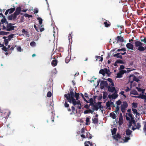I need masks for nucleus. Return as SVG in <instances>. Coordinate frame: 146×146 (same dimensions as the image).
<instances>
[{
  "instance_id": "46",
  "label": "nucleus",
  "mask_w": 146,
  "mask_h": 146,
  "mask_svg": "<svg viewBox=\"0 0 146 146\" xmlns=\"http://www.w3.org/2000/svg\"><path fill=\"white\" fill-rule=\"evenodd\" d=\"M90 121V118L89 117H87L86 119V125H88L89 123H88Z\"/></svg>"
},
{
  "instance_id": "27",
  "label": "nucleus",
  "mask_w": 146,
  "mask_h": 146,
  "mask_svg": "<svg viewBox=\"0 0 146 146\" xmlns=\"http://www.w3.org/2000/svg\"><path fill=\"white\" fill-rule=\"evenodd\" d=\"M111 101H108V102H106V105L107 107H110L112 104H113V102H111Z\"/></svg>"
},
{
  "instance_id": "63",
  "label": "nucleus",
  "mask_w": 146,
  "mask_h": 146,
  "mask_svg": "<svg viewBox=\"0 0 146 146\" xmlns=\"http://www.w3.org/2000/svg\"><path fill=\"white\" fill-rule=\"evenodd\" d=\"M7 29V27H6L4 25H3V28L2 29L3 30H6Z\"/></svg>"
},
{
  "instance_id": "9",
  "label": "nucleus",
  "mask_w": 146,
  "mask_h": 146,
  "mask_svg": "<svg viewBox=\"0 0 146 146\" xmlns=\"http://www.w3.org/2000/svg\"><path fill=\"white\" fill-rule=\"evenodd\" d=\"M123 41L124 39L123 37H121V36H118L115 38V41L113 42V43H117L119 42H123Z\"/></svg>"
},
{
  "instance_id": "24",
  "label": "nucleus",
  "mask_w": 146,
  "mask_h": 146,
  "mask_svg": "<svg viewBox=\"0 0 146 146\" xmlns=\"http://www.w3.org/2000/svg\"><path fill=\"white\" fill-rule=\"evenodd\" d=\"M92 121L94 124H96L98 123V118H94L92 119Z\"/></svg>"
},
{
  "instance_id": "49",
  "label": "nucleus",
  "mask_w": 146,
  "mask_h": 146,
  "mask_svg": "<svg viewBox=\"0 0 146 146\" xmlns=\"http://www.w3.org/2000/svg\"><path fill=\"white\" fill-rule=\"evenodd\" d=\"M17 49L18 51L21 52L22 51V49L21 47L20 46H17Z\"/></svg>"
},
{
  "instance_id": "25",
  "label": "nucleus",
  "mask_w": 146,
  "mask_h": 146,
  "mask_svg": "<svg viewBox=\"0 0 146 146\" xmlns=\"http://www.w3.org/2000/svg\"><path fill=\"white\" fill-rule=\"evenodd\" d=\"M118 95L117 94V93L115 92L111 96V98L112 99H115L118 96Z\"/></svg>"
},
{
  "instance_id": "36",
  "label": "nucleus",
  "mask_w": 146,
  "mask_h": 146,
  "mask_svg": "<svg viewBox=\"0 0 146 146\" xmlns=\"http://www.w3.org/2000/svg\"><path fill=\"white\" fill-rule=\"evenodd\" d=\"M53 101H52L50 103V104L49 105L48 107L51 108L52 110V109H53V106L54 105V104Z\"/></svg>"
},
{
  "instance_id": "62",
  "label": "nucleus",
  "mask_w": 146,
  "mask_h": 146,
  "mask_svg": "<svg viewBox=\"0 0 146 146\" xmlns=\"http://www.w3.org/2000/svg\"><path fill=\"white\" fill-rule=\"evenodd\" d=\"M121 72L122 73V74H123L125 73H126L127 72L126 71L124 70H120Z\"/></svg>"
},
{
  "instance_id": "32",
  "label": "nucleus",
  "mask_w": 146,
  "mask_h": 146,
  "mask_svg": "<svg viewBox=\"0 0 146 146\" xmlns=\"http://www.w3.org/2000/svg\"><path fill=\"white\" fill-rule=\"evenodd\" d=\"M110 116L113 119H115L116 118V115L113 113H111L110 114Z\"/></svg>"
},
{
  "instance_id": "58",
  "label": "nucleus",
  "mask_w": 146,
  "mask_h": 146,
  "mask_svg": "<svg viewBox=\"0 0 146 146\" xmlns=\"http://www.w3.org/2000/svg\"><path fill=\"white\" fill-rule=\"evenodd\" d=\"M117 105L119 106V105H120L121 103V101H117L116 103Z\"/></svg>"
},
{
  "instance_id": "55",
  "label": "nucleus",
  "mask_w": 146,
  "mask_h": 146,
  "mask_svg": "<svg viewBox=\"0 0 146 146\" xmlns=\"http://www.w3.org/2000/svg\"><path fill=\"white\" fill-rule=\"evenodd\" d=\"M17 46V45H13L12 47H11V48H10L9 49V50H13L15 47Z\"/></svg>"
},
{
  "instance_id": "12",
  "label": "nucleus",
  "mask_w": 146,
  "mask_h": 146,
  "mask_svg": "<svg viewBox=\"0 0 146 146\" xmlns=\"http://www.w3.org/2000/svg\"><path fill=\"white\" fill-rule=\"evenodd\" d=\"M14 14L13 13V14H11V15L9 16L8 17V19L9 20H15L17 16H15Z\"/></svg>"
},
{
  "instance_id": "10",
  "label": "nucleus",
  "mask_w": 146,
  "mask_h": 146,
  "mask_svg": "<svg viewBox=\"0 0 146 146\" xmlns=\"http://www.w3.org/2000/svg\"><path fill=\"white\" fill-rule=\"evenodd\" d=\"M71 109H70V108H67L68 111H72V112H71L70 113V114L71 115L73 114L74 115H75L77 113V110H76L75 107L74 106H72L71 107Z\"/></svg>"
},
{
  "instance_id": "39",
  "label": "nucleus",
  "mask_w": 146,
  "mask_h": 146,
  "mask_svg": "<svg viewBox=\"0 0 146 146\" xmlns=\"http://www.w3.org/2000/svg\"><path fill=\"white\" fill-rule=\"evenodd\" d=\"M117 130V129L114 128L112 130H111L112 135H113L116 133V132Z\"/></svg>"
},
{
  "instance_id": "64",
  "label": "nucleus",
  "mask_w": 146,
  "mask_h": 146,
  "mask_svg": "<svg viewBox=\"0 0 146 146\" xmlns=\"http://www.w3.org/2000/svg\"><path fill=\"white\" fill-rule=\"evenodd\" d=\"M130 90V89H129V87L128 86H127L126 88V89L125 90V91L126 92H128Z\"/></svg>"
},
{
  "instance_id": "54",
  "label": "nucleus",
  "mask_w": 146,
  "mask_h": 146,
  "mask_svg": "<svg viewBox=\"0 0 146 146\" xmlns=\"http://www.w3.org/2000/svg\"><path fill=\"white\" fill-rule=\"evenodd\" d=\"M141 42H143L144 43H146V37H145L144 39H141Z\"/></svg>"
},
{
  "instance_id": "42",
  "label": "nucleus",
  "mask_w": 146,
  "mask_h": 146,
  "mask_svg": "<svg viewBox=\"0 0 146 146\" xmlns=\"http://www.w3.org/2000/svg\"><path fill=\"white\" fill-rule=\"evenodd\" d=\"M9 41L7 38L4 40V43L6 46L8 45Z\"/></svg>"
},
{
  "instance_id": "2",
  "label": "nucleus",
  "mask_w": 146,
  "mask_h": 146,
  "mask_svg": "<svg viewBox=\"0 0 146 146\" xmlns=\"http://www.w3.org/2000/svg\"><path fill=\"white\" fill-rule=\"evenodd\" d=\"M87 103H90L89 105L88 104H86L84 106V107L86 109H88L91 106L92 108V109L93 111L96 110L97 111L98 110L99 108H100V110H101L102 112L103 110H102L103 108H105L104 107H103L102 106L101 104L102 102H98L97 103L95 102L96 101H85Z\"/></svg>"
},
{
  "instance_id": "41",
  "label": "nucleus",
  "mask_w": 146,
  "mask_h": 146,
  "mask_svg": "<svg viewBox=\"0 0 146 146\" xmlns=\"http://www.w3.org/2000/svg\"><path fill=\"white\" fill-rule=\"evenodd\" d=\"M136 89L138 91L140 92H142V93H143L144 91H145V89H143L137 87H136Z\"/></svg>"
},
{
  "instance_id": "19",
  "label": "nucleus",
  "mask_w": 146,
  "mask_h": 146,
  "mask_svg": "<svg viewBox=\"0 0 146 146\" xmlns=\"http://www.w3.org/2000/svg\"><path fill=\"white\" fill-rule=\"evenodd\" d=\"M37 19L38 20L40 25V27H42L43 26V25H42L43 20L40 17L37 18Z\"/></svg>"
},
{
  "instance_id": "59",
  "label": "nucleus",
  "mask_w": 146,
  "mask_h": 146,
  "mask_svg": "<svg viewBox=\"0 0 146 146\" xmlns=\"http://www.w3.org/2000/svg\"><path fill=\"white\" fill-rule=\"evenodd\" d=\"M143 131L145 132V135H146V123L144 125L143 127Z\"/></svg>"
},
{
  "instance_id": "21",
  "label": "nucleus",
  "mask_w": 146,
  "mask_h": 146,
  "mask_svg": "<svg viewBox=\"0 0 146 146\" xmlns=\"http://www.w3.org/2000/svg\"><path fill=\"white\" fill-rule=\"evenodd\" d=\"M145 95L144 94H140V95L138 97V98H141L143 99H145L146 100V93H145Z\"/></svg>"
},
{
  "instance_id": "50",
  "label": "nucleus",
  "mask_w": 146,
  "mask_h": 146,
  "mask_svg": "<svg viewBox=\"0 0 146 146\" xmlns=\"http://www.w3.org/2000/svg\"><path fill=\"white\" fill-rule=\"evenodd\" d=\"M116 62L117 63H120V64H123L124 63L123 62L122 60H116Z\"/></svg>"
},
{
  "instance_id": "57",
  "label": "nucleus",
  "mask_w": 146,
  "mask_h": 146,
  "mask_svg": "<svg viewBox=\"0 0 146 146\" xmlns=\"http://www.w3.org/2000/svg\"><path fill=\"white\" fill-rule=\"evenodd\" d=\"M80 96L82 97L83 99L84 100H87L85 99L84 97V95L82 93H80Z\"/></svg>"
},
{
  "instance_id": "7",
  "label": "nucleus",
  "mask_w": 146,
  "mask_h": 146,
  "mask_svg": "<svg viewBox=\"0 0 146 146\" xmlns=\"http://www.w3.org/2000/svg\"><path fill=\"white\" fill-rule=\"evenodd\" d=\"M14 25V24L8 23L7 25V29L6 31H10L14 30L15 27L12 26V25Z\"/></svg>"
},
{
  "instance_id": "20",
  "label": "nucleus",
  "mask_w": 146,
  "mask_h": 146,
  "mask_svg": "<svg viewBox=\"0 0 146 146\" xmlns=\"http://www.w3.org/2000/svg\"><path fill=\"white\" fill-rule=\"evenodd\" d=\"M57 61L56 59L53 60L51 62V64L53 66H56L57 65Z\"/></svg>"
},
{
  "instance_id": "6",
  "label": "nucleus",
  "mask_w": 146,
  "mask_h": 146,
  "mask_svg": "<svg viewBox=\"0 0 146 146\" xmlns=\"http://www.w3.org/2000/svg\"><path fill=\"white\" fill-rule=\"evenodd\" d=\"M108 84L107 81L102 80L101 81L100 84V88L101 89H103L106 87H107V86H108Z\"/></svg>"
},
{
  "instance_id": "37",
  "label": "nucleus",
  "mask_w": 146,
  "mask_h": 146,
  "mask_svg": "<svg viewBox=\"0 0 146 146\" xmlns=\"http://www.w3.org/2000/svg\"><path fill=\"white\" fill-rule=\"evenodd\" d=\"M105 72L104 69H101L99 71V73L104 76L105 74Z\"/></svg>"
},
{
  "instance_id": "38",
  "label": "nucleus",
  "mask_w": 146,
  "mask_h": 146,
  "mask_svg": "<svg viewBox=\"0 0 146 146\" xmlns=\"http://www.w3.org/2000/svg\"><path fill=\"white\" fill-rule=\"evenodd\" d=\"M130 94L136 95L137 94V92L135 90H131L130 92Z\"/></svg>"
},
{
  "instance_id": "4",
  "label": "nucleus",
  "mask_w": 146,
  "mask_h": 146,
  "mask_svg": "<svg viewBox=\"0 0 146 146\" xmlns=\"http://www.w3.org/2000/svg\"><path fill=\"white\" fill-rule=\"evenodd\" d=\"M129 82L131 83V86L132 85L134 81H135L137 82H138L140 81V80L138 78L133 74L130 75L129 76Z\"/></svg>"
},
{
  "instance_id": "15",
  "label": "nucleus",
  "mask_w": 146,
  "mask_h": 146,
  "mask_svg": "<svg viewBox=\"0 0 146 146\" xmlns=\"http://www.w3.org/2000/svg\"><path fill=\"white\" fill-rule=\"evenodd\" d=\"M126 47L130 49L133 50V45L130 43H128L126 45Z\"/></svg>"
},
{
  "instance_id": "22",
  "label": "nucleus",
  "mask_w": 146,
  "mask_h": 146,
  "mask_svg": "<svg viewBox=\"0 0 146 146\" xmlns=\"http://www.w3.org/2000/svg\"><path fill=\"white\" fill-rule=\"evenodd\" d=\"M132 132V131L129 129H126L125 131L126 134L127 136L130 135Z\"/></svg>"
},
{
  "instance_id": "60",
  "label": "nucleus",
  "mask_w": 146,
  "mask_h": 146,
  "mask_svg": "<svg viewBox=\"0 0 146 146\" xmlns=\"http://www.w3.org/2000/svg\"><path fill=\"white\" fill-rule=\"evenodd\" d=\"M87 143L90 144V146H92L93 145V143L92 142L89 141H87Z\"/></svg>"
},
{
  "instance_id": "56",
  "label": "nucleus",
  "mask_w": 146,
  "mask_h": 146,
  "mask_svg": "<svg viewBox=\"0 0 146 146\" xmlns=\"http://www.w3.org/2000/svg\"><path fill=\"white\" fill-rule=\"evenodd\" d=\"M34 28H35V29L36 30L37 32H39V29H38V27H37L35 25H34Z\"/></svg>"
},
{
  "instance_id": "61",
  "label": "nucleus",
  "mask_w": 146,
  "mask_h": 146,
  "mask_svg": "<svg viewBox=\"0 0 146 146\" xmlns=\"http://www.w3.org/2000/svg\"><path fill=\"white\" fill-rule=\"evenodd\" d=\"M84 97H85L86 98H87V99L86 100H88V99L89 98H88V94L85 93V94H84Z\"/></svg>"
},
{
  "instance_id": "3",
  "label": "nucleus",
  "mask_w": 146,
  "mask_h": 146,
  "mask_svg": "<svg viewBox=\"0 0 146 146\" xmlns=\"http://www.w3.org/2000/svg\"><path fill=\"white\" fill-rule=\"evenodd\" d=\"M70 104L72 103L74 106L78 109H80L82 108V105L80 101H67Z\"/></svg>"
},
{
  "instance_id": "18",
  "label": "nucleus",
  "mask_w": 146,
  "mask_h": 146,
  "mask_svg": "<svg viewBox=\"0 0 146 146\" xmlns=\"http://www.w3.org/2000/svg\"><path fill=\"white\" fill-rule=\"evenodd\" d=\"M132 110L133 111V113L134 114H136V115L137 116L140 115V114L137 111V110L136 109L134 108H132Z\"/></svg>"
},
{
  "instance_id": "31",
  "label": "nucleus",
  "mask_w": 146,
  "mask_h": 146,
  "mask_svg": "<svg viewBox=\"0 0 146 146\" xmlns=\"http://www.w3.org/2000/svg\"><path fill=\"white\" fill-rule=\"evenodd\" d=\"M9 11V13L11 14L13 13L15 10V7H13V8H11L10 9H8Z\"/></svg>"
},
{
  "instance_id": "11",
  "label": "nucleus",
  "mask_w": 146,
  "mask_h": 146,
  "mask_svg": "<svg viewBox=\"0 0 146 146\" xmlns=\"http://www.w3.org/2000/svg\"><path fill=\"white\" fill-rule=\"evenodd\" d=\"M21 11V8L20 7H17L15 10V11L14 13L15 15V16L18 15L20 14Z\"/></svg>"
},
{
  "instance_id": "48",
  "label": "nucleus",
  "mask_w": 146,
  "mask_h": 146,
  "mask_svg": "<svg viewBox=\"0 0 146 146\" xmlns=\"http://www.w3.org/2000/svg\"><path fill=\"white\" fill-rule=\"evenodd\" d=\"M2 48V49L4 51L6 52L7 51L8 48H7L6 46H4L3 45V46Z\"/></svg>"
},
{
  "instance_id": "51",
  "label": "nucleus",
  "mask_w": 146,
  "mask_h": 146,
  "mask_svg": "<svg viewBox=\"0 0 146 146\" xmlns=\"http://www.w3.org/2000/svg\"><path fill=\"white\" fill-rule=\"evenodd\" d=\"M119 110V106H117L116 107L115 110V112L117 113Z\"/></svg>"
},
{
  "instance_id": "1",
  "label": "nucleus",
  "mask_w": 146,
  "mask_h": 146,
  "mask_svg": "<svg viewBox=\"0 0 146 146\" xmlns=\"http://www.w3.org/2000/svg\"><path fill=\"white\" fill-rule=\"evenodd\" d=\"M69 91L67 94L64 95L66 99L67 100H78L80 98L79 94L74 91V90L71 88L70 89Z\"/></svg>"
},
{
  "instance_id": "8",
  "label": "nucleus",
  "mask_w": 146,
  "mask_h": 146,
  "mask_svg": "<svg viewBox=\"0 0 146 146\" xmlns=\"http://www.w3.org/2000/svg\"><path fill=\"white\" fill-rule=\"evenodd\" d=\"M128 106V104L126 101H124L121 105V110L122 113L125 112V109Z\"/></svg>"
},
{
  "instance_id": "13",
  "label": "nucleus",
  "mask_w": 146,
  "mask_h": 146,
  "mask_svg": "<svg viewBox=\"0 0 146 146\" xmlns=\"http://www.w3.org/2000/svg\"><path fill=\"white\" fill-rule=\"evenodd\" d=\"M123 119L121 113L120 114V117L119 118V120L118 121L119 124V125H121L123 123Z\"/></svg>"
},
{
  "instance_id": "16",
  "label": "nucleus",
  "mask_w": 146,
  "mask_h": 146,
  "mask_svg": "<svg viewBox=\"0 0 146 146\" xmlns=\"http://www.w3.org/2000/svg\"><path fill=\"white\" fill-rule=\"evenodd\" d=\"M113 137V139H114L116 140L117 141L118 140V139H120L121 138V136L119 133H117L116 135H114Z\"/></svg>"
},
{
  "instance_id": "17",
  "label": "nucleus",
  "mask_w": 146,
  "mask_h": 146,
  "mask_svg": "<svg viewBox=\"0 0 146 146\" xmlns=\"http://www.w3.org/2000/svg\"><path fill=\"white\" fill-rule=\"evenodd\" d=\"M141 125H140V123H137V126H136L135 127H133L132 128V129L134 131L135 130L137 129H139V128L141 127Z\"/></svg>"
},
{
  "instance_id": "26",
  "label": "nucleus",
  "mask_w": 146,
  "mask_h": 146,
  "mask_svg": "<svg viewBox=\"0 0 146 146\" xmlns=\"http://www.w3.org/2000/svg\"><path fill=\"white\" fill-rule=\"evenodd\" d=\"M120 54L119 53H117L116 54H115L113 55V56L114 57H116L117 58H119L121 59L122 58V56L121 55H119Z\"/></svg>"
},
{
  "instance_id": "52",
  "label": "nucleus",
  "mask_w": 146,
  "mask_h": 146,
  "mask_svg": "<svg viewBox=\"0 0 146 146\" xmlns=\"http://www.w3.org/2000/svg\"><path fill=\"white\" fill-rule=\"evenodd\" d=\"M52 95V93L51 92H50L49 91L48 92L47 94V96L48 97H50Z\"/></svg>"
},
{
  "instance_id": "14",
  "label": "nucleus",
  "mask_w": 146,
  "mask_h": 146,
  "mask_svg": "<svg viewBox=\"0 0 146 146\" xmlns=\"http://www.w3.org/2000/svg\"><path fill=\"white\" fill-rule=\"evenodd\" d=\"M107 88L108 89V91L109 92H113L114 91L116 92L115 88L114 87H111L110 86H108Z\"/></svg>"
},
{
  "instance_id": "44",
  "label": "nucleus",
  "mask_w": 146,
  "mask_h": 146,
  "mask_svg": "<svg viewBox=\"0 0 146 146\" xmlns=\"http://www.w3.org/2000/svg\"><path fill=\"white\" fill-rule=\"evenodd\" d=\"M104 24L105 25V27H109L110 26V24L109 23H108L107 22V21L104 22Z\"/></svg>"
},
{
  "instance_id": "45",
  "label": "nucleus",
  "mask_w": 146,
  "mask_h": 146,
  "mask_svg": "<svg viewBox=\"0 0 146 146\" xmlns=\"http://www.w3.org/2000/svg\"><path fill=\"white\" fill-rule=\"evenodd\" d=\"M64 106L65 107L67 108H68L69 106V104L66 102V101H65V102L64 103Z\"/></svg>"
},
{
  "instance_id": "5",
  "label": "nucleus",
  "mask_w": 146,
  "mask_h": 146,
  "mask_svg": "<svg viewBox=\"0 0 146 146\" xmlns=\"http://www.w3.org/2000/svg\"><path fill=\"white\" fill-rule=\"evenodd\" d=\"M125 117L126 120L129 121V123L128 125L129 127L130 128L132 126V124H133L135 126H136V122L134 119H130V118L127 115Z\"/></svg>"
},
{
  "instance_id": "33",
  "label": "nucleus",
  "mask_w": 146,
  "mask_h": 146,
  "mask_svg": "<svg viewBox=\"0 0 146 146\" xmlns=\"http://www.w3.org/2000/svg\"><path fill=\"white\" fill-rule=\"evenodd\" d=\"M9 33V32H4L3 31H0V35H7Z\"/></svg>"
},
{
  "instance_id": "29",
  "label": "nucleus",
  "mask_w": 146,
  "mask_h": 146,
  "mask_svg": "<svg viewBox=\"0 0 146 146\" xmlns=\"http://www.w3.org/2000/svg\"><path fill=\"white\" fill-rule=\"evenodd\" d=\"M22 32L26 36L29 35V33L27 31L25 30V29H23L22 30Z\"/></svg>"
},
{
  "instance_id": "35",
  "label": "nucleus",
  "mask_w": 146,
  "mask_h": 146,
  "mask_svg": "<svg viewBox=\"0 0 146 146\" xmlns=\"http://www.w3.org/2000/svg\"><path fill=\"white\" fill-rule=\"evenodd\" d=\"M14 35H15L14 34H11L9 35L8 36V37H7L8 38L7 39L9 41H10L11 40V39L13 38L14 36Z\"/></svg>"
},
{
  "instance_id": "23",
  "label": "nucleus",
  "mask_w": 146,
  "mask_h": 146,
  "mask_svg": "<svg viewBox=\"0 0 146 146\" xmlns=\"http://www.w3.org/2000/svg\"><path fill=\"white\" fill-rule=\"evenodd\" d=\"M105 73L107 74L108 76H110L111 74V72H110L109 69H107V68H105Z\"/></svg>"
},
{
  "instance_id": "28",
  "label": "nucleus",
  "mask_w": 146,
  "mask_h": 146,
  "mask_svg": "<svg viewBox=\"0 0 146 146\" xmlns=\"http://www.w3.org/2000/svg\"><path fill=\"white\" fill-rule=\"evenodd\" d=\"M129 117L130 119H134L133 115L131 113H127L126 114H127Z\"/></svg>"
},
{
  "instance_id": "43",
  "label": "nucleus",
  "mask_w": 146,
  "mask_h": 146,
  "mask_svg": "<svg viewBox=\"0 0 146 146\" xmlns=\"http://www.w3.org/2000/svg\"><path fill=\"white\" fill-rule=\"evenodd\" d=\"M132 107L134 108H136L137 107V104L136 103H133L132 104Z\"/></svg>"
},
{
  "instance_id": "30",
  "label": "nucleus",
  "mask_w": 146,
  "mask_h": 146,
  "mask_svg": "<svg viewBox=\"0 0 146 146\" xmlns=\"http://www.w3.org/2000/svg\"><path fill=\"white\" fill-rule=\"evenodd\" d=\"M122 75L123 74L120 71L117 74L116 78H121L123 76Z\"/></svg>"
},
{
  "instance_id": "34",
  "label": "nucleus",
  "mask_w": 146,
  "mask_h": 146,
  "mask_svg": "<svg viewBox=\"0 0 146 146\" xmlns=\"http://www.w3.org/2000/svg\"><path fill=\"white\" fill-rule=\"evenodd\" d=\"M86 137L89 139H91L92 138V135L89 132H87L86 134Z\"/></svg>"
},
{
  "instance_id": "40",
  "label": "nucleus",
  "mask_w": 146,
  "mask_h": 146,
  "mask_svg": "<svg viewBox=\"0 0 146 146\" xmlns=\"http://www.w3.org/2000/svg\"><path fill=\"white\" fill-rule=\"evenodd\" d=\"M1 22L2 23H4L7 24L8 23V22L7 21L6 19L5 18L2 19L1 20Z\"/></svg>"
},
{
  "instance_id": "53",
  "label": "nucleus",
  "mask_w": 146,
  "mask_h": 146,
  "mask_svg": "<svg viewBox=\"0 0 146 146\" xmlns=\"http://www.w3.org/2000/svg\"><path fill=\"white\" fill-rule=\"evenodd\" d=\"M130 138L129 137H125V142H127L130 139Z\"/></svg>"
},
{
  "instance_id": "47",
  "label": "nucleus",
  "mask_w": 146,
  "mask_h": 146,
  "mask_svg": "<svg viewBox=\"0 0 146 146\" xmlns=\"http://www.w3.org/2000/svg\"><path fill=\"white\" fill-rule=\"evenodd\" d=\"M30 45L32 46H35L36 45V43L34 41H33L31 42Z\"/></svg>"
}]
</instances>
